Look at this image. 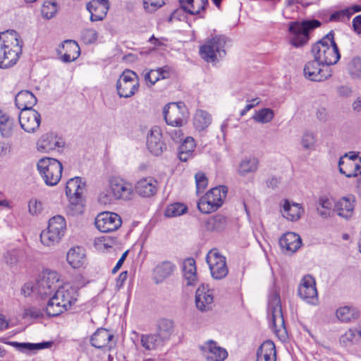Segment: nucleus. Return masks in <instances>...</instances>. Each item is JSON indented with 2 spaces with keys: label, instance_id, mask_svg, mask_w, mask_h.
I'll list each match as a JSON object with an SVG mask.
<instances>
[{
  "label": "nucleus",
  "instance_id": "nucleus-48",
  "mask_svg": "<svg viewBox=\"0 0 361 361\" xmlns=\"http://www.w3.org/2000/svg\"><path fill=\"white\" fill-rule=\"evenodd\" d=\"M140 342L142 346L147 350H155L164 343L156 334H142Z\"/></svg>",
  "mask_w": 361,
  "mask_h": 361
},
{
  "label": "nucleus",
  "instance_id": "nucleus-56",
  "mask_svg": "<svg viewBox=\"0 0 361 361\" xmlns=\"http://www.w3.org/2000/svg\"><path fill=\"white\" fill-rule=\"evenodd\" d=\"M15 346L19 347L21 350H36L48 348L51 345V343L43 342L39 343H14Z\"/></svg>",
  "mask_w": 361,
  "mask_h": 361
},
{
  "label": "nucleus",
  "instance_id": "nucleus-19",
  "mask_svg": "<svg viewBox=\"0 0 361 361\" xmlns=\"http://www.w3.org/2000/svg\"><path fill=\"white\" fill-rule=\"evenodd\" d=\"M146 145L149 152L155 156L161 154L166 149L161 130L158 126L153 127L147 134Z\"/></svg>",
  "mask_w": 361,
  "mask_h": 361
},
{
  "label": "nucleus",
  "instance_id": "nucleus-24",
  "mask_svg": "<svg viewBox=\"0 0 361 361\" xmlns=\"http://www.w3.org/2000/svg\"><path fill=\"white\" fill-rule=\"evenodd\" d=\"M86 8L90 13L91 21L102 20L109 11V2L108 0H92L87 4Z\"/></svg>",
  "mask_w": 361,
  "mask_h": 361
},
{
  "label": "nucleus",
  "instance_id": "nucleus-55",
  "mask_svg": "<svg viewBox=\"0 0 361 361\" xmlns=\"http://www.w3.org/2000/svg\"><path fill=\"white\" fill-rule=\"evenodd\" d=\"M349 73L353 78L361 76V59L359 57L353 58L348 65Z\"/></svg>",
  "mask_w": 361,
  "mask_h": 361
},
{
  "label": "nucleus",
  "instance_id": "nucleus-8",
  "mask_svg": "<svg viewBox=\"0 0 361 361\" xmlns=\"http://www.w3.org/2000/svg\"><path fill=\"white\" fill-rule=\"evenodd\" d=\"M268 314L271 316V325L273 331L278 336L286 334L284 319L283 317L279 293L274 290L269 295L268 300Z\"/></svg>",
  "mask_w": 361,
  "mask_h": 361
},
{
  "label": "nucleus",
  "instance_id": "nucleus-5",
  "mask_svg": "<svg viewBox=\"0 0 361 361\" xmlns=\"http://www.w3.org/2000/svg\"><path fill=\"white\" fill-rule=\"evenodd\" d=\"M66 231V223L63 216H55L49 221L48 227L42 231L40 240L48 247L58 244L64 236Z\"/></svg>",
  "mask_w": 361,
  "mask_h": 361
},
{
  "label": "nucleus",
  "instance_id": "nucleus-33",
  "mask_svg": "<svg viewBox=\"0 0 361 361\" xmlns=\"http://www.w3.org/2000/svg\"><path fill=\"white\" fill-rule=\"evenodd\" d=\"M145 71L144 78L149 86H152L159 80L169 78L171 76V68L168 66Z\"/></svg>",
  "mask_w": 361,
  "mask_h": 361
},
{
  "label": "nucleus",
  "instance_id": "nucleus-58",
  "mask_svg": "<svg viewBox=\"0 0 361 361\" xmlns=\"http://www.w3.org/2000/svg\"><path fill=\"white\" fill-rule=\"evenodd\" d=\"M166 0H143V6L146 11L153 13L162 7Z\"/></svg>",
  "mask_w": 361,
  "mask_h": 361
},
{
  "label": "nucleus",
  "instance_id": "nucleus-63",
  "mask_svg": "<svg viewBox=\"0 0 361 361\" xmlns=\"http://www.w3.org/2000/svg\"><path fill=\"white\" fill-rule=\"evenodd\" d=\"M336 92L339 97L347 98L351 96L353 91L350 87L341 85L337 87Z\"/></svg>",
  "mask_w": 361,
  "mask_h": 361
},
{
  "label": "nucleus",
  "instance_id": "nucleus-35",
  "mask_svg": "<svg viewBox=\"0 0 361 361\" xmlns=\"http://www.w3.org/2000/svg\"><path fill=\"white\" fill-rule=\"evenodd\" d=\"M15 103L21 111L32 109V106L37 103V98L31 92L22 90L16 94Z\"/></svg>",
  "mask_w": 361,
  "mask_h": 361
},
{
  "label": "nucleus",
  "instance_id": "nucleus-46",
  "mask_svg": "<svg viewBox=\"0 0 361 361\" xmlns=\"http://www.w3.org/2000/svg\"><path fill=\"white\" fill-rule=\"evenodd\" d=\"M361 11V6L354 5L333 13L329 18L331 21H344L348 20L355 13Z\"/></svg>",
  "mask_w": 361,
  "mask_h": 361
},
{
  "label": "nucleus",
  "instance_id": "nucleus-32",
  "mask_svg": "<svg viewBox=\"0 0 361 361\" xmlns=\"http://www.w3.org/2000/svg\"><path fill=\"white\" fill-rule=\"evenodd\" d=\"M338 168L340 173L348 178L361 176V166L352 159L340 158Z\"/></svg>",
  "mask_w": 361,
  "mask_h": 361
},
{
  "label": "nucleus",
  "instance_id": "nucleus-54",
  "mask_svg": "<svg viewBox=\"0 0 361 361\" xmlns=\"http://www.w3.org/2000/svg\"><path fill=\"white\" fill-rule=\"evenodd\" d=\"M358 341L356 330L354 329H348L339 339L340 343L345 347L349 346Z\"/></svg>",
  "mask_w": 361,
  "mask_h": 361
},
{
  "label": "nucleus",
  "instance_id": "nucleus-28",
  "mask_svg": "<svg viewBox=\"0 0 361 361\" xmlns=\"http://www.w3.org/2000/svg\"><path fill=\"white\" fill-rule=\"evenodd\" d=\"M355 202L353 196L343 197L334 204V211L339 216L348 219L353 214Z\"/></svg>",
  "mask_w": 361,
  "mask_h": 361
},
{
  "label": "nucleus",
  "instance_id": "nucleus-61",
  "mask_svg": "<svg viewBox=\"0 0 361 361\" xmlns=\"http://www.w3.org/2000/svg\"><path fill=\"white\" fill-rule=\"evenodd\" d=\"M43 313L39 308L36 307H28L24 310L23 317H30V318H39L42 317Z\"/></svg>",
  "mask_w": 361,
  "mask_h": 361
},
{
  "label": "nucleus",
  "instance_id": "nucleus-17",
  "mask_svg": "<svg viewBox=\"0 0 361 361\" xmlns=\"http://www.w3.org/2000/svg\"><path fill=\"white\" fill-rule=\"evenodd\" d=\"M121 216L114 212L100 213L95 219V226L102 233L115 231L121 226Z\"/></svg>",
  "mask_w": 361,
  "mask_h": 361
},
{
  "label": "nucleus",
  "instance_id": "nucleus-27",
  "mask_svg": "<svg viewBox=\"0 0 361 361\" xmlns=\"http://www.w3.org/2000/svg\"><path fill=\"white\" fill-rule=\"evenodd\" d=\"M176 265L170 261H164L158 264L153 269L152 275L155 283H163L166 279L173 275Z\"/></svg>",
  "mask_w": 361,
  "mask_h": 361
},
{
  "label": "nucleus",
  "instance_id": "nucleus-1",
  "mask_svg": "<svg viewBox=\"0 0 361 361\" xmlns=\"http://www.w3.org/2000/svg\"><path fill=\"white\" fill-rule=\"evenodd\" d=\"M0 68L12 67L18 61L22 54L23 42L19 35L13 30L0 33Z\"/></svg>",
  "mask_w": 361,
  "mask_h": 361
},
{
  "label": "nucleus",
  "instance_id": "nucleus-57",
  "mask_svg": "<svg viewBox=\"0 0 361 361\" xmlns=\"http://www.w3.org/2000/svg\"><path fill=\"white\" fill-rule=\"evenodd\" d=\"M81 38L87 44H93L97 40L98 33L92 28H86L82 31Z\"/></svg>",
  "mask_w": 361,
  "mask_h": 361
},
{
  "label": "nucleus",
  "instance_id": "nucleus-64",
  "mask_svg": "<svg viewBox=\"0 0 361 361\" xmlns=\"http://www.w3.org/2000/svg\"><path fill=\"white\" fill-rule=\"evenodd\" d=\"M353 30L359 35H361V15L355 16L352 21Z\"/></svg>",
  "mask_w": 361,
  "mask_h": 361
},
{
  "label": "nucleus",
  "instance_id": "nucleus-14",
  "mask_svg": "<svg viewBox=\"0 0 361 361\" xmlns=\"http://www.w3.org/2000/svg\"><path fill=\"white\" fill-rule=\"evenodd\" d=\"M206 261L213 279L220 280L225 278L228 269L225 257L216 250H211L207 255Z\"/></svg>",
  "mask_w": 361,
  "mask_h": 361
},
{
  "label": "nucleus",
  "instance_id": "nucleus-53",
  "mask_svg": "<svg viewBox=\"0 0 361 361\" xmlns=\"http://www.w3.org/2000/svg\"><path fill=\"white\" fill-rule=\"evenodd\" d=\"M23 251L18 248H12L7 250L4 255V260L6 264L13 266L17 264L20 257L21 256Z\"/></svg>",
  "mask_w": 361,
  "mask_h": 361
},
{
  "label": "nucleus",
  "instance_id": "nucleus-7",
  "mask_svg": "<svg viewBox=\"0 0 361 361\" xmlns=\"http://www.w3.org/2000/svg\"><path fill=\"white\" fill-rule=\"evenodd\" d=\"M226 194L227 188L224 185L212 188L198 201V209L204 214L216 211L222 206Z\"/></svg>",
  "mask_w": 361,
  "mask_h": 361
},
{
  "label": "nucleus",
  "instance_id": "nucleus-31",
  "mask_svg": "<svg viewBox=\"0 0 361 361\" xmlns=\"http://www.w3.org/2000/svg\"><path fill=\"white\" fill-rule=\"evenodd\" d=\"M281 206L283 216L292 221H298L304 212V209L300 204L290 202L288 200H284Z\"/></svg>",
  "mask_w": 361,
  "mask_h": 361
},
{
  "label": "nucleus",
  "instance_id": "nucleus-26",
  "mask_svg": "<svg viewBox=\"0 0 361 361\" xmlns=\"http://www.w3.org/2000/svg\"><path fill=\"white\" fill-rule=\"evenodd\" d=\"M63 145V140L53 133L43 135L37 142V149L44 152H49L61 148Z\"/></svg>",
  "mask_w": 361,
  "mask_h": 361
},
{
  "label": "nucleus",
  "instance_id": "nucleus-51",
  "mask_svg": "<svg viewBox=\"0 0 361 361\" xmlns=\"http://www.w3.org/2000/svg\"><path fill=\"white\" fill-rule=\"evenodd\" d=\"M187 207L182 203H174L169 205L165 210V216L167 217H176L187 212Z\"/></svg>",
  "mask_w": 361,
  "mask_h": 361
},
{
  "label": "nucleus",
  "instance_id": "nucleus-62",
  "mask_svg": "<svg viewBox=\"0 0 361 361\" xmlns=\"http://www.w3.org/2000/svg\"><path fill=\"white\" fill-rule=\"evenodd\" d=\"M32 293L36 294L35 283L32 284L31 282L26 283L21 288V293L25 297L30 296Z\"/></svg>",
  "mask_w": 361,
  "mask_h": 361
},
{
  "label": "nucleus",
  "instance_id": "nucleus-34",
  "mask_svg": "<svg viewBox=\"0 0 361 361\" xmlns=\"http://www.w3.org/2000/svg\"><path fill=\"white\" fill-rule=\"evenodd\" d=\"M259 160L255 157L243 158L238 164L237 173L240 177H246L249 174L255 173L258 170Z\"/></svg>",
  "mask_w": 361,
  "mask_h": 361
},
{
  "label": "nucleus",
  "instance_id": "nucleus-15",
  "mask_svg": "<svg viewBox=\"0 0 361 361\" xmlns=\"http://www.w3.org/2000/svg\"><path fill=\"white\" fill-rule=\"evenodd\" d=\"M298 294L302 300L308 304L312 305L318 304L319 299L316 282L311 275L307 274L302 277L298 286Z\"/></svg>",
  "mask_w": 361,
  "mask_h": 361
},
{
  "label": "nucleus",
  "instance_id": "nucleus-44",
  "mask_svg": "<svg viewBox=\"0 0 361 361\" xmlns=\"http://www.w3.org/2000/svg\"><path fill=\"white\" fill-rule=\"evenodd\" d=\"M227 226V219L222 214H216L205 221V228L209 231H221Z\"/></svg>",
  "mask_w": 361,
  "mask_h": 361
},
{
  "label": "nucleus",
  "instance_id": "nucleus-16",
  "mask_svg": "<svg viewBox=\"0 0 361 361\" xmlns=\"http://www.w3.org/2000/svg\"><path fill=\"white\" fill-rule=\"evenodd\" d=\"M304 75L312 81H323L331 75V70L314 59L307 62L303 69Z\"/></svg>",
  "mask_w": 361,
  "mask_h": 361
},
{
  "label": "nucleus",
  "instance_id": "nucleus-43",
  "mask_svg": "<svg viewBox=\"0 0 361 361\" xmlns=\"http://www.w3.org/2000/svg\"><path fill=\"white\" fill-rule=\"evenodd\" d=\"M212 116L206 111L197 109L194 115L193 125L196 130L202 131L211 124Z\"/></svg>",
  "mask_w": 361,
  "mask_h": 361
},
{
  "label": "nucleus",
  "instance_id": "nucleus-42",
  "mask_svg": "<svg viewBox=\"0 0 361 361\" xmlns=\"http://www.w3.org/2000/svg\"><path fill=\"white\" fill-rule=\"evenodd\" d=\"M195 148V140L187 137L178 148V158L181 161H187L192 157Z\"/></svg>",
  "mask_w": 361,
  "mask_h": 361
},
{
  "label": "nucleus",
  "instance_id": "nucleus-18",
  "mask_svg": "<svg viewBox=\"0 0 361 361\" xmlns=\"http://www.w3.org/2000/svg\"><path fill=\"white\" fill-rule=\"evenodd\" d=\"M200 350L207 361H224L228 357L226 350L213 340L204 342L200 346Z\"/></svg>",
  "mask_w": 361,
  "mask_h": 361
},
{
  "label": "nucleus",
  "instance_id": "nucleus-12",
  "mask_svg": "<svg viewBox=\"0 0 361 361\" xmlns=\"http://www.w3.org/2000/svg\"><path fill=\"white\" fill-rule=\"evenodd\" d=\"M226 38L224 36H216L207 41L200 49V54L202 59L207 62H214L218 58L226 55L224 49Z\"/></svg>",
  "mask_w": 361,
  "mask_h": 361
},
{
  "label": "nucleus",
  "instance_id": "nucleus-47",
  "mask_svg": "<svg viewBox=\"0 0 361 361\" xmlns=\"http://www.w3.org/2000/svg\"><path fill=\"white\" fill-rule=\"evenodd\" d=\"M334 203L326 196L320 197L317 204V214L322 218L326 219L330 216Z\"/></svg>",
  "mask_w": 361,
  "mask_h": 361
},
{
  "label": "nucleus",
  "instance_id": "nucleus-6",
  "mask_svg": "<svg viewBox=\"0 0 361 361\" xmlns=\"http://www.w3.org/2000/svg\"><path fill=\"white\" fill-rule=\"evenodd\" d=\"M37 167L46 185L54 186L59 182L63 166L57 159L43 157L38 161Z\"/></svg>",
  "mask_w": 361,
  "mask_h": 361
},
{
  "label": "nucleus",
  "instance_id": "nucleus-38",
  "mask_svg": "<svg viewBox=\"0 0 361 361\" xmlns=\"http://www.w3.org/2000/svg\"><path fill=\"white\" fill-rule=\"evenodd\" d=\"M276 347L271 341H264L259 347L257 353V361H276Z\"/></svg>",
  "mask_w": 361,
  "mask_h": 361
},
{
  "label": "nucleus",
  "instance_id": "nucleus-11",
  "mask_svg": "<svg viewBox=\"0 0 361 361\" xmlns=\"http://www.w3.org/2000/svg\"><path fill=\"white\" fill-rule=\"evenodd\" d=\"M164 116L168 125L181 127L187 123L188 111L184 103L173 102L164 107Z\"/></svg>",
  "mask_w": 361,
  "mask_h": 361
},
{
  "label": "nucleus",
  "instance_id": "nucleus-49",
  "mask_svg": "<svg viewBox=\"0 0 361 361\" xmlns=\"http://www.w3.org/2000/svg\"><path fill=\"white\" fill-rule=\"evenodd\" d=\"M274 117V112L269 108H264L255 111L252 118L257 123L265 124L270 123Z\"/></svg>",
  "mask_w": 361,
  "mask_h": 361
},
{
  "label": "nucleus",
  "instance_id": "nucleus-20",
  "mask_svg": "<svg viewBox=\"0 0 361 361\" xmlns=\"http://www.w3.org/2000/svg\"><path fill=\"white\" fill-rule=\"evenodd\" d=\"M214 303L213 290L208 285L202 284L198 287L195 294V304L202 312L212 310Z\"/></svg>",
  "mask_w": 361,
  "mask_h": 361
},
{
  "label": "nucleus",
  "instance_id": "nucleus-60",
  "mask_svg": "<svg viewBox=\"0 0 361 361\" xmlns=\"http://www.w3.org/2000/svg\"><path fill=\"white\" fill-rule=\"evenodd\" d=\"M195 183H196V188L197 192H202L207 188L208 184V180L202 172H198L195 176Z\"/></svg>",
  "mask_w": 361,
  "mask_h": 361
},
{
  "label": "nucleus",
  "instance_id": "nucleus-21",
  "mask_svg": "<svg viewBox=\"0 0 361 361\" xmlns=\"http://www.w3.org/2000/svg\"><path fill=\"white\" fill-rule=\"evenodd\" d=\"M40 122L41 116L34 109L22 111L19 115L20 126L27 133H34L38 129Z\"/></svg>",
  "mask_w": 361,
  "mask_h": 361
},
{
  "label": "nucleus",
  "instance_id": "nucleus-50",
  "mask_svg": "<svg viewBox=\"0 0 361 361\" xmlns=\"http://www.w3.org/2000/svg\"><path fill=\"white\" fill-rule=\"evenodd\" d=\"M317 136L316 135L310 131L305 132L300 140V144L304 150L312 152L316 148Z\"/></svg>",
  "mask_w": 361,
  "mask_h": 361
},
{
  "label": "nucleus",
  "instance_id": "nucleus-45",
  "mask_svg": "<svg viewBox=\"0 0 361 361\" xmlns=\"http://www.w3.org/2000/svg\"><path fill=\"white\" fill-rule=\"evenodd\" d=\"M180 3L186 12L196 15L205 8L207 0H180Z\"/></svg>",
  "mask_w": 361,
  "mask_h": 361
},
{
  "label": "nucleus",
  "instance_id": "nucleus-41",
  "mask_svg": "<svg viewBox=\"0 0 361 361\" xmlns=\"http://www.w3.org/2000/svg\"><path fill=\"white\" fill-rule=\"evenodd\" d=\"M173 322L170 319H162L158 322L156 334L159 336L163 342H165L169 340L173 333Z\"/></svg>",
  "mask_w": 361,
  "mask_h": 361
},
{
  "label": "nucleus",
  "instance_id": "nucleus-39",
  "mask_svg": "<svg viewBox=\"0 0 361 361\" xmlns=\"http://www.w3.org/2000/svg\"><path fill=\"white\" fill-rule=\"evenodd\" d=\"M183 272L187 285L193 286L197 281L195 261L193 258H188L183 263Z\"/></svg>",
  "mask_w": 361,
  "mask_h": 361
},
{
  "label": "nucleus",
  "instance_id": "nucleus-9",
  "mask_svg": "<svg viewBox=\"0 0 361 361\" xmlns=\"http://www.w3.org/2000/svg\"><path fill=\"white\" fill-rule=\"evenodd\" d=\"M321 25L317 20L304 21L301 23L292 22L289 25V32L292 35L291 44L299 47L307 43L309 39V32Z\"/></svg>",
  "mask_w": 361,
  "mask_h": 361
},
{
  "label": "nucleus",
  "instance_id": "nucleus-25",
  "mask_svg": "<svg viewBox=\"0 0 361 361\" xmlns=\"http://www.w3.org/2000/svg\"><path fill=\"white\" fill-rule=\"evenodd\" d=\"M61 59L65 63H70L76 60L80 56V47L74 40H65L58 49Z\"/></svg>",
  "mask_w": 361,
  "mask_h": 361
},
{
  "label": "nucleus",
  "instance_id": "nucleus-29",
  "mask_svg": "<svg viewBox=\"0 0 361 361\" xmlns=\"http://www.w3.org/2000/svg\"><path fill=\"white\" fill-rule=\"evenodd\" d=\"M157 181L152 177H147L138 180L135 185L136 192L142 197H149L157 193Z\"/></svg>",
  "mask_w": 361,
  "mask_h": 361
},
{
  "label": "nucleus",
  "instance_id": "nucleus-37",
  "mask_svg": "<svg viewBox=\"0 0 361 361\" xmlns=\"http://www.w3.org/2000/svg\"><path fill=\"white\" fill-rule=\"evenodd\" d=\"M360 311L353 305H345L338 307L336 311V317L343 323L355 321L360 317Z\"/></svg>",
  "mask_w": 361,
  "mask_h": 361
},
{
  "label": "nucleus",
  "instance_id": "nucleus-59",
  "mask_svg": "<svg viewBox=\"0 0 361 361\" xmlns=\"http://www.w3.org/2000/svg\"><path fill=\"white\" fill-rule=\"evenodd\" d=\"M28 212L32 216H37L42 211V204L37 199H30L28 202Z\"/></svg>",
  "mask_w": 361,
  "mask_h": 361
},
{
  "label": "nucleus",
  "instance_id": "nucleus-10",
  "mask_svg": "<svg viewBox=\"0 0 361 361\" xmlns=\"http://www.w3.org/2000/svg\"><path fill=\"white\" fill-rule=\"evenodd\" d=\"M60 276L55 271L46 269L35 282V292L41 297L51 295L59 286Z\"/></svg>",
  "mask_w": 361,
  "mask_h": 361
},
{
  "label": "nucleus",
  "instance_id": "nucleus-40",
  "mask_svg": "<svg viewBox=\"0 0 361 361\" xmlns=\"http://www.w3.org/2000/svg\"><path fill=\"white\" fill-rule=\"evenodd\" d=\"M16 127L13 118L0 111V133L4 137H10Z\"/></svg>",
  "mask_w": 361,
  "mask_h": 361
},
{
  "label": "nucleus",
  "instance_id": "nucleus-4",
  "mask_svg": "<svg viewBox=\"0 0 361 361\" xmlns=\"http://www.w3.org/2000/svg\"><path fill=\"white\" fill-rule=\"evenodd\" d=\"M312 53L314 58L325 66L336 64L341 55L334 41V32L331 31L313 45Z\"/></svg>",
  "mask_w": 361,
  "mask_h": 361
},
{
  "label": "nucleus",
  "instance_id": "nucleus-3",
  "mask_svg": "<svg viewBox=\"0 0 361 361\" xmlns=\"http://www.w3.org/2000/svg\"><path fill=\"white\" fill-rule=\"evenodd\" d=\"M133 184L120 176H111L108 180V188L102 191L98 197L104 204H111L115 200H130L133 196Z\"/></svg>",
  "mask_w": 361,
  "mask_h": 361
},
{
  "label": "nucleus",
  "instance_id": "nucleus-52",
  "mask_svg": "<svg viewBox=\"0 0 361 361\" xmlns=\"http://www.w3.org/2000/svg\"><path fill=\"white\" fill-rule=\"evenodd\" d=\"M57 4L54 1H45L42 6V15L44 18L51 19L57 13Z\"/></svg>",
  "mask_w": 361,
  "mask_h": 361
},
{
  "label": "nucleus",
  "instance_id": "nucleus-23",
  "mask_svg": "<svg viewBox=\"0 0 361 361\" xmlns=\"http://www.w3.org/2000/svg\"><path fill=\"white\" fill-rule=\"evenodd\" d=\"M114 335L107 329H98L90 337L92 346L103 351H109L112 348L111 341Z\"/></svg>",
  "mask_w": 361,
  "mask_h": 361
},
{
  "label": "nucleus",
  "instance_id": "nucleus-36",
  "mask_svg": "<svg viewBox=\"0 0 361 361\" xmlns=\"http://www.w3.org/2000/svg\"><path fill=\"white\" fill-rule=\"evenodd\" d=\"M66 260L74 269L82 267L86 261L84 249L79 246L71 248L67 253Z\"/></svg>",
  "mask_w": 361,
  "mask_h": 361
},
{
  "label": "nucleus",
  "instance_id": "nucleus-30",
  "mask_svg": "<svg viewBox=\"0 0 361 361\" xmlns=\"http://www.w3.org/2000/svg\"><path fill=\"white\" fill-rule=\"evenodd\" d=\"M279 244L283 250L293 253L300 247L302 239L295 233L287 232L279 239Z\"/></svg>",
  "mask_w": 361,
  "mask_h": 361
},
{
  "label": "nucleus",
  "instance_id": "nucleus-2",
  "mask_svg": "<svg viewBox=\"0 0 361 361\" xmlns=\"http://www.w3.org/2000/svg\"><path fill=\"white\" fill-rule=\"evenodd\" d=\"M77 290L68 283L59 286L45 308L49 317H56L69 310L78 298Z\"/></svg>",
  "mask_w": 361,
  "mask_h": 361
},
{
  "label": "nucleus",
  "instance_id": "nucleus-22",
  "mask_svg": "<svg viewBox=\"0 0 361 361\" xmlns=\"http://www.w3.org/2000/svg\"><path fill=\"white\" fill-rule=\"evenodd\" d=\"M85 183L80 177L69 179L66 186V194L72 204L77 206L82 201Z\"/></svg>",
  "mask_w": 361,
  "mask_h": 361
},
{
  "label": "nucleus",
  "instance_id": "nucleus-13",
  "mask_svg": "<svg viewBox=\"0 0 361 361\" xmlns=\"http://www.w3.org/2000/svg\"><path fill=\"white\" fill-rule=\"evenodd\" d=\"M139 85L137 75L131 70L126 69L117 80L116 89L120 97L128 98L135 94Z\"/></svg>",
  "mask_w": 361,
  "mask_h": 361
}]
</instances>
